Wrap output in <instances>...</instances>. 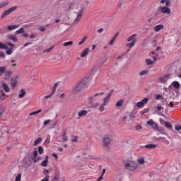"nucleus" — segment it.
I'll use <instances>...</instances> for the list:
<instances>
[{
  "mask_svg": "<svg viewBox=\"0 0 181 181\" xmlns=\"http://www.w3.org/2000/svg\"><path fill=\"white\" fill-rule=\"evenodd\" d=\"M86 87H88V79L84 78L74 87L73 93L77 94V93H80L83 88H86Z\"/></svg>",
  "mask_w": 181,
  "mask_h": 181,
  "instance_id": "obj_1",
  "label": "nucleus"
},
{
  "mask_svg": "<svg viewBox=\"0 0 181 181\" xmlns=\"http://www.w3.org/2000/svg\"><path fill=\"white\" fill-rule=\"evenodd\" d=\"M136 34H133L131 36L128 37L127 39V42H132L131 43L127 44V47H129V49H132L134 46H135V44L136 43Z\"/></svg>",
  "mask_w": 181,
  "mask_h": 181,
  "instance_id": "obj_2",
  "label": "nucleus"
},
{
  "mask_svg": "<svg viewBox=\"0 0 181 181\" xmlns=\"http://www.w3.org/2000/svg\"><path fill=\"white\" fill-rule=\"evenodd\" d=\"M124 166L128 170H135V169L138 168V163L134 161H129L124 165Z\"/></svg>",
  "mask_w": 181,
  "mask_h": 181,
  "instance_id": "obj_3",
  "label": "nucleus"
},
{
  "mask_svg": "<svg viewBox=\"0 0 181 181\" xmlns=\"http://www.w3.org/2000/svg\"><path fill=\"white\" fill-rule=\"evenodd\" d=\"M17 9H18L17 6H13V7L8 8V10H6L2 13L1 16V19H4V18H6V16H8V15H11V13H12V12H15V11H16Z\"/></svg>",
  "mask_w": 181,
  "mask_h": 181,
  "instance_id": "obj_4",
  "label": "nucleus"
},
{
  "mask_svg": "<svg viewBox=\"0 0 181 181\" xmlns=\"http://www.w3.org/2000/svg\"><path fill=\"white\" fill-rule=\"evenodd\" d=\"M101 95H104V92L95 94L93 96L89 98V103L93 104V103H94V101H97V100H98V97H101Z\"/></svg>",
  "mask_w": 181,
  "mask_h": 181,
  "instance_id": "obj_5",
  "label": "nucleus"
},
{
  "mask_svg": "<svg viewBox=\"0 0 181 181\" xmlns=\"http://www.w3.org/2000/svg\"><path fill=\"white\" fill-rule=\"evenodd\" d=\"M148 101H149V99H148L147 98H145L141 101L137 102L136 105L139 108H142L146 105V104H148Z\"/></svg>",
  "mask_w": 181,
  "mask_h": 181,
  "instance_id": "obj_6",
  "label": "nucleus"
},
{
  "mask_svg": "<svg viewBox=\"0 0 181 181\" xmlns=\"http://www.w3.org/2000/svg\"><path fill=\"white\" fill-rule=\"evenodd\" d=\"M160 11L161 13H166V15H170L172 13V10L168 6L160 7Z\"/></svg>",
  "mask_w": 181,
  "mask_h": 181,
  "instance_id": "obj_7",
  "label": "nucleus"
},
{
  "mask_svg": "<svg viewBox=\"0 0 181 181\" xmlns=\"http://www.w3.org/2000/svg\"><path fill=\"white\" fill-rule=\"evenodd\" d=\"M111 144V139L108 136H105L103 139V146H108Z\"/></svg>",
  "mask_w": 181,
  "mask_h": 181,
  "instance_id": "obj_8",
  "label": "nucleus"
},
{
  "mask_svg": "<svg viewBox=\"0 0 181 181\" xmlns=\"http://www.w3.org/2000/svg\"><path fill=\"white\" fill-rule=\"evenodd\" d=\"M169 78H170V74H167L163 77H160V83H166V81H168V80H169Z\"/></svg>",
  "mask_w": 181,
  "mask_h": 181,
  "instance_id": "obj_9",
  "label": "nucleus"
},
{
  "mask_svg": "<svg viewBox=\"0 0 181 181\" xmlns=\"http://www.w3.org/2000/svg\"><path fill=\"white\" fill-rule=\"evenodd\" d=\"M7 39L8 40H12V42H18V38L12 34L7 35Z\"/></svg>",
  "mask_w": 181,
  "mask_h": 181,
  "instance_id": "obj_10",
  "label": "nucleus"
},
{
  "mask_svg": "<svg viewBox=\"0 0 181 181\" xmlns=\"http://www.w3.org/2000/svg\"><path fill=\"white\" fill-rule=\"evenodd\" d=\"M150 56L153 58V62H156V60H158V59H160L159 57V55L158 54H155V52L152 51L150 53Z\"/></svg>",
  "mask_w": 181,
  "mask_h": 181,
  "instance_id": "obj_11",
  "label": "nucleus"
},
{
  "mask_svg": "<svg viewBox=\"0 0 181 181\" xmlns=\"http://www.w3.org/2000/svg\"><path fill=\"white\" fill-rule=\"evenodd\" d=\"M147 125L152 127V128H153V129H156V128H158V124H156V123H154L153 120H152V119L147 122Z\"/></svg>",
  "mask_w": 181,
  "mask_h": 181,
  "instance_id": "obj_12",
  "label": "nucleus"
},
{
  "mask_svg": "<svg viewBox=\"0 0 181 181\" xmlns=\"http://www.w3.org/2000/svg\"><path fill=\"white\" fill-rule=\"evenodd\" d=\"M11 88H14L18 86V80L13 78H11Z\"/></svg>",
  "mask_w": 181,
  "mask_h": 181,
  "instance_id": "obj_13",
  "label": "nucleus"
},
{
  "mask_svg": "<svg viewBox=\"0 0 181 181\" xmlns=\"http://www.w3.org/2000/svg\"><path fill=\"white\" fill-rule=\"evenodd\" d=\"M164 28H165V26H163V25L160 24V25H156V26L153 28V29H154V31H155V32H160V30H163Z\"/></svg>",
  "mask_w": 181,
  "mask_h": 181,
  "instance_id": "obj_14",
  "label": "nucleus"
},
{
  "mask_svg": "<svg viewBox=\"0 0 181 181\" xmlns=\"http://www.w3.org/2000/svg\"><path fill=\"white\" fill-rule=\"evenodd\" d=\"M2 87H3V89L5 91V93H9L11 91V88H9L8 84H6V83H2Z\"/></svg>",
  "mask_w": 181,
  "mask_h": 181,
  "instance_id": "obj_15",
  "label": "nucleus"
},
{
  "mask_svg": "<svg viewBox=\"0 0 181 181\" xmlns=\"http://www.w3.org/2000/svg\"><path fill=\"white\" fill-rule=\"evenodd\" d=\"M19 28V25H8L7 29L11 32V30H15V29H18Z\"/></svg>",
  "mask_w": 181,
  "mask_h": 181,
  "instance_id": "obj_16",
  "label": "nucleus"
},
{
  "mask_svg": "<svg viewBox=\"0 0 181 181\" xmlns=\"http://www.w3.org/2000/svg\"><path fill=\"white\" fill-rule=\"evenodd\" d=\"M47 163H49V156L45 157V160L41 163V165L46 168V166H47Z\"/></svg>",
  "mask_w": 181,
  "mask_h": 181,
  "instance_id": "obj_17",
  "label": "nucleus"
},
{
  "mask_svg": "<svg viewBox=\"0 0 181 181\" xmlns=\"http://www.w3.org/2000/svg\"><path fill=\"white\" fill-rule=\"evenodd\" d=\"M88 52H90V49L86 48L81 54V57H86L88 54Z\"/></svg>",
  "mask_w": 181,
  "mask_h": 181,
  "instance_id": "obj_18",
  "label": "nucleus"
},
{
  "mask_svg": "<svg viewBox=\"0 0 181 181\" xmlns=\"http://www.w3.org/2000/svg\"><path fill=\"white\" fill-rule=\"evenodd\" d=\"M50 173V170L47 169H44L43 170V175H45V178H47L48 180L50 179V177L49 176V173Z\"/></svg>",
  "mask_w": 181,
  "mask_h": 181,
  "instance_id": "obj_19",
  "label": "nucleus"
},
{
  "mask_svg": "<svg viewBox=\"0 0 181 181\" xmlns=\"http://www.w3.org/2000/svg\"><path fill=\"white\" fill-rule=\"evenodd\" d=\"M156 146H158L157 145L155 144H147L146 146H144V148H146V149H155V148H156Z\"/></svg>",
  "mask_w": 181,
  "mask_h": 181,
  "instance_id": "obj_20",
  "label": "nucleus"
},
{
  "mask_svg": "<svg viewBox=\"0 0 181 181\" xmlns=\"http://www.w3.org/2000/svg\"><path fill=\"white\" fill-rule=\"evenodd\" d=\"M0 93H1V95H0V100H1V101H4V100H6V94H5V92H4V90H0Z\"/></svg>",
  "mask_w": 181,
  "mask_h": 181,
  "instance_id": "obj_21",
  "label": "nucleus"
},
{
  "mask_svg": "<svg viewBox=\"0 0 181 181\" xmlns=\"http://www.w3.org/2000/svg\"><path fill=\"white\" fill-rule=\"evenodd\" d=\"M110 97H111L110 94H108L104 99H103V104L104 105H107L108 102L110 101Z\"/></svg>",
  "mask_w": 181,
  "mask_h": 181,
  "instance_id": "obj_22",
  "label": "nucleus"
},
{
  "mask_svg": "<svg viewBox=\"0 0 181 181\" xmlns=\"http://www.w3.org/2000/svg\"><path fill=\"white\" fill-rule=\"evenodd\" d=\"M78 117H86L87 115V110H81L78 112Z\"/></svg>",
  "mask_w": 181,
  "mask_h": 181,
  "instance_id": "obj_23",
  "label": "nucleus"
},
{
  "mask_svg": "<svg viewBox=\"0 0 181 181\" xmlns=\"http://www.w3.org/2000/svg\"><path fill=\"white\" fill-rule=\"evenodd\" d=\"M158 139L161 142H164V144H165V145H169V144H170L169 141H168V139H166V138H165V137H159Z\"/></svg>",
  "mask_w": 181,
  "mask_h": 181,
  "instance_id": "obj_24",
  "label": "nucleus"
},
{
  "mask_svg": "<svg viewBox=\"0 0 181 181\" xmlns=\"http://www.w3.org/2000/svg\"><path fill=\"white\" fill-rule=\"evenodd\" d=\"M25 94H26V91L22 89L18 95V98H23L25 97Z\"/></svg>",
  "mask_w": 181,
  "mask_h": 181,
  "instance_id": "obj_25",
  "label": "nucleus"
},
{
  "mask_svg": "<svg viewBox=\"0 0 181 181\" xmlns=\"http://www.w3.org/2000/svg\"><path fill=\"white\" fill-rule=\"evenodd\" d=\"M172 86H173L175 88H180V83L177 81H173Z\"/></svg>",
  "mask_w": 181,
  "mask_h": 181,
  "instance_id": "obj_26",
  "label": "nucleus"
},
{
  "mask_svg": "<svg viewBox=\"0 0 181 181\" xmlns=\"http://www.w3.org/2000/svg\"><path fill=\"white\" fill-rule=\"evenodd\" d=\"M55 92H56V88H54L53 89V91H52V93L51 94H49V95H45V96L44 97L45 100H47V98H51V97L53 96V95L54 94Z\"/></svg>",
  "mask_w": 181,
  "mask_h": 181,
  "instance_id": "obj_27",
  "label": "nucleus"
},
{
  "mask_svg": "<svg viewBox=\"0 0 181 181\" xmlns=\"http://www.w3.org/2000/svg\"><path fill=\"white\" fill-rule=\"evenodd\" d=\"M21 33H25V28H21L15 32V35H21Z\"/></svg>",
  "mask_w": 181,
  "mask_h": 181,
  "instance_id": "obj_28",
  "label": "nucleus"
},
{
  "mask_svg": "<svg viewBox=\"0 0 181 181\" xmlns=\"http://www.w3.org/2000/svg\"><path fill=\"white\" fill-rule=\"evenodd\" d=\"M137 162L139 165H144V163H145V158H144V157H141L137 159Z\"/></svg>",
  "mask_w": 181,
  "mask_h": 181,
  "instance_id": "obj_29",
  "label": "nucleus"
},
{
  "mask_svg": "<svg viewBox=\"0 0 181 181\" xmlns=\"http://www.w3.org/2000/svg\"><path fill=\"white\" fill-rule=\"evenodd\" d=\"M6 71V66H0V77L5 73Z\"/></svg>",
  "mask_w": 181,
  "mask_h": 181,
  "instance_id": "obj_30",
  "label": "nucleus"
},
{
  "mask_svg": "<svg viewBox=\"0 0 181 181\" xmlns=\"http://www.w3.org/2000/svg\"><path fill=\"white\" fill-rule=\"evenodd\" d=\"M6 5H9V1H4L3 3L0 4V9H2V8H5V6H6Z\"/></svg>",
  "mask_w": 181,
  "mask_h": 181,
  "instance_id": "obj_31",
  "label": "nucleus"
},
{
  "mask_svg": "<svg viewBox=\"0 0 181 181\" xmlns=\"http://www.w3.org/2000/svg\"><path fill=\"white\" fill-rule=\"evenodd\" d=\"M42 142V138L39 137L37 139H36L34 142V146H37V145H39Z\"/></svg>",
  "mask_w": 181,
  "mask_h": 181,
  "instance_id": "obj_32",
  "label": "nucleus"
},
{
  "mask_svg": "<svg viewBox=\"0 0 181 181\" xmlns=\"http://www.w3.org/2000/svg\"><path fill=\"white\" fill-rule=\"evenodd\" d=\"M124 104V99H120L119 101L116 103V107H121Z\"/></svg>",
  "mask_w": 181,
  "mask_h": 181,
  "instance_id": "obj_33",
  "label": "nucleus"
},
{
  "mask_svg": "<svg viewBox=\"0 0 181 181\" xmlns=\"http://www.w3.org/2000/svg\"><path fill=\"white\" fill-rule=\"evenodd\" d=\"M62 139L64 142H66V141L69 140V137L67 136V134L66 132H64L63 136H62Z\"/></svg>",
  "mask_w": 181,
  "mask_h": 181,
  "instance_id": "obj_34",
  "label": "nucleus"
},
{
  "mask_svg": "<svg viewBox=\"0 0 181 181\" xmlns=\"http://www.w3.org/2000/svg\"><path fill=\"white\" fill-rule=\"evenodd\" d=\"M117 35H116L115 36H114L112 40L109 42V45L110 46H112L114 45V42H115L116 39H117Z\"/></svg>",
  "mask_w": 181,
  "mask_h": 181,
  "instance_id": "obj_35",
  "label": "nucleus"
},
{
  "mask_svg": "<svg viewBox=\"0 0 181 181\" xmlns=\"http://www.w3.org/2000/svg\"><path fill=\"white\" fill-rule=\"evenodd\" d=\"M105 105H104V103H103L102 105H100V107H99V111H100V112H104V110H105Z\"/></svg>",
  "mask_w": 181,
  "mask_h": 181,
  "instance_id": "obj_36",
  "label": "nucleus"
},
{
  "mask_svg": "<svg viewBox=\"0 0 181 181\" xmlns=\"http://www.w3.org/2000/svg\"><path fill=\"white\" fill-rule=\"evenodd\" d=\"M4 74L6 77H8V78L11 77V76H12V71H5Z\"/></svg>",
  "mask_w": 181,
  "mask_h": 181,
  "instance_id": "obj_37",
  "label": "nucleus"
},
{
  "mask_svg": "<svg viewBox=\"0 0 181 181\" xmlns=\"http://www.w3.org/2000/svg\"><path fill=\"white\" fill-rule=\"evenodd\" d=\"M146 62L147 66H151V64H153V63H154L155 62L151 60L150 59H147L146 60Z\"/></svg>",
  "mask_w": 181,
  "mask_h": 181,
  "instance_id": "obj_38",
  "label": "nucleus"
},
{
  "mask_svg": "<svg viewBox=\"0 0 181 181\" xmlns=\"http://www.w3.org/2000/svg\"><path fill=\"white\" fill-rule=\"evenodd\" d=\"M0 49H8V45L3 44L2 42H0Z\"/></svg>",
  "mask_w": 181,
  "mask_h": 181,
  "instance_id": "obj_39",
  "label": "nucleus"
},
{
  "mask_svg": "<svg viewBox=\"0 0 181 181\" xmlns=\"http://www.w3.org/2000/svg\"><path fill=\"white\" fill-rule=\"evenodd\" d=\"M86 40H87V36H85L81 42H78V45L81 46V45H83L84 43V42H86Z\"/></svg>",
  "mask_w": 181,
  "mask_h": 181,
  "instance_id": "obj_40",
  "label": "nucleus"
},
{
  "mask_svg": "<svg viewBox=\"0 0 181 181\" xmlns=\"http://www.w3.org/2000/svg\"><path fill=\"white\" fill-rule=\"evenodd\" d=\"M165 125L167 128L172 129V124H170L169 122H165Z\"/></svg>",
  "mask_w": 181,
  "mask_h": 181,
  "instance_id": "obj_41",
  "label": "nucleus"
},
{
  "mask_svg": "<svg viewBox=\"0 0 181 181\" xmlns=\"http://www.w3.org/2000/svg\"><path fill=\"white\" fill-rule=\"evenodd\" d=\"M44 150H43V147H42V146H40L38 147V153H40V155L43 154Z\"/></svg>",
  "mask_w": 181,
  "mask_h": 181,
  "instance_id": "obj_42",
  "label": "nucleus"
},
{
  "mask_svg": "<svg viewBox=\"0 0 181 181\" xmlns=\"http://www.w3.org/2000/svg\"><path fill=\"white\" fill-rule=\"evenodd\" d=\"M41 111H42V109H40L35 112H33L30 113V116L36 115V114H39Z\"/></svg>",
  "mask_w": 181,
  "mask_h": 181,
  "instance_id": "obj_43",
  "label": "nucleus"
},
{
  "mask_svg": "<svg viewBox=\"0 0 181 181\" xmlns=\"http://www.w3.org/2000/svg\"><path fill=\"white\" fill-rule=\"evenodd\" d=\"M81 19V14H78L75 19V23H77Z\"/></svg>",
  "mask_w": 181,
  "mask_h": 181,
  "instance_id": "obj_44",
  "label": "nucleus"
},
{
  "mask_svg": "<svg viewBox=\"0 0 181 181\" xmlns=\"http://www.w3.org/2000/svg\"><path fill=\"white\" fill-rule=\"evenodd\" d=\"M71 45H73V41H69L64 43L63 46L67 47V46H71Z\"/></svg>",
  "mask_w": 181,
  "mask_h": 181,
  "instance_id": "obj_45",
  "label": "nucleus"
},
{
  "mask_svg": "<svg viewBox=\"0 0 181 181\" xmlns=\"http://www.w3.org/2000/svg\"><path fill=\"white\" fill-rule=\"evenodd\" d=\"M146 74H148V71L145 70V71H142L139 73V76H146Z\"/></svg>",
  "mask_w": 181,
  "mask_h": 181,
  "instance_id": "obj_46",
  "label": "nucleus"
},
{
  "mask_svg": "<svg viewBox=\"0 0 181 181\" xmlns=\"http://www.w3.org/2000/svg\"><path fill=\"white\" fill-rule=\"evenodd\" d=\"M37 157V151H35L33 153L32 158L33 159H35Z\"/></svg>",
  "mask_w": 181,
  "mask_h": 181,
  "instance_id": "obj_47",
  "label": "nucleus"
},
{
  "mask_svg": "<svg viewBox=\"0 0 181 181\" xmlns=\"http://www.w3.org/2000/svg\"><path fill=\"white\" fill-rule=\"evenodd\" d=\"M165 5L166 6H171L172 3H170V0H165Z\"/></svg>",
  "mask_w": 181,
  "mask_h": 181,
  "instance_id": "obj_48",
  "label": "nucleus"
},
{
  "mask_svg": "<svg viewBox=\"0 0 181 181\" xmlns=\"http://www.w3.org/2000/svg\"><path fill=\"white\" fill-rule=\"evenodd\" d=\"M175 129H176V131H180L181 130V125L176 124L175 126Z\"/></svg>",
  "mask_w": 181,
  "mask_h": 181,
  "instance_id": "obj_49",
  "label": "nucleus"
},
{
  "mask_svg": "<svg viewBox=\"0 0 181 181\" xmlns=\"http://www.w3.org/2000/svg\"><path fill=\"white\" fill-rule=\"evenodd\" d=\"M39 30L40 32H46V27L41 26L40 27Z\"/></svg>",
  "mask_w": 181,
  "mask_h": 181,
  "instance_id": "obj_50",
  "label": "nucleus"
},
{
  "mask_svg": "<svg viewBox=\"0 0 181 181\" xmlns=\"http://www.w3.org/2000/svg\"><path fill=\"white\" fill-rule=\"evenodd\" d=\"M168 106L170 107V108H173V107H175V103L173 102H170L168 104Z\"/></svg>",
  "mask_w": 181,
  "mask_h": 181,
  "instance_id": "obj_51",
  "label": "nucleus"
},
{
  "mask_svg": "<svg viewBox=\"0 0 181 181\" xmlns=\"http://www.w3.org/2000/svg\"><path fill=\"white\" fill-rule=\"evenodd\" d=\"M50 122H52V120L50 119H47L44 122V125H49V124H50Z\"/></svg>",
  "mask_w": 181,
  "mask_h": 181,
  "instance_id": "obj_52",
  "label": "nucleus"
},
{
  "mask_svg": "<svg viewBox=\"0 0 181 181\" xmlns=\"http://www.w3.org/2000/svg\"><path fill=\"white\" fill-rule=\"evenodd\" d=\"M21 175L18 174L16 177V181H21Z\"/></svg>",
  "mask_w": 181,
  "mask_h": 181,
  "instance_id": "obj_53",
  "label": "nucleus"
},
{
  "mask_svg": "<svg viewBox=\"0 0 181 181\" xmlns=\"http://www.w3.org/2000/svg\"><path fill=\"white\" fill-rule=\"evenodd\" d=\"M30 39H36V34L33 33L30 35Z\"/></svg>",
  "mask_w": 181,
  "mask_h": 181,
  "instance_id": "obj_54",
  "label": "nucleus"
},
{
  "mask_svg": "<svg viewBox=\"0 0 181 181\" xmlns=\"http://www.w3.org/2000/svg\"><path fill=\"white\" fill-rule=\"evenodd\" d=\"M127 119H128V117L124 116L122 119V122H125V121H127Z\"/></svg>",
  "mask_w": 181,
  "mask_h": 181,
  "instance_id": "obj_55",
  "label": "nucleus"
},
{
  "mask_svg": "<svg viewBox=\"0 0 181 181\" xmlns=\"http://www.w3.org/2000/svg\"><path fill=\"white\" fill-rule=\"evenodd\" d=\"M77 139H78V137L77 136H74L72 139V142H77Z\"/></svg>",
  "mask_w": 181,
  "mask_h": 181,
  "instance_id": "obj_56",
  "label": "nucleus"
},
{
  "mask_svg": "<svg viewBox=\"0 0 181 181\" xmlns=\"http://www.w3.org/2000/svg\"><path fill=\"white\" fill-rule=\"evenodd\" d=\"M160 98H162V96L160 95H156V100H160Z\"/></svg>",
  "mask_w": 181,
  "mask_h": 181,
  "instance_id": "obj_57",
  "label": "nucleus"
},
{
  "mask_svg": "<svg viewBox=\"0 0 181 181\" xmlns=\"http://www.w3.org/2000/svg\"><path fill=\"white\" fill-rule=\"evenodd\" d=\"M6 54H12V49H8L6 51Z\"/></svg>",
  "mask_w": 181,
  "mask_h": 181,
  "instance_id": "obj_58",
  "label": "nucleus"
},
{
  "mask_svg": "<svg viewBox=\"0 0 181 181\" xmlns=\"http://www.w3.org/2000/svg\"><path fill=\"white\" fill-rule=\"evenodd\" d=\"M29 37V34H28V33H25L24 34H23V37Z\"/></svg>",
  "mask_w": 181,
  "mask_h": 181,
  "instance_id": "obj_59",
  "label": "nucleus"
},
{
  "mask_svg": "<svg viewBox=\"0 0 181 181\" xmlns=\"http://www.w3.org/2000/svg\"><path fill=\"white\" fill-rule=\"evenodd\" d=\"M136 129H142V126H141V125H137V126H136Z\"/></svg>",
  "mask_w": 181,
  "mask_h": 181,
  "instance_id": "obj_60",
  "label": "nucleus"
},
{
  "mask_svg": "<svg viewBox=\"0 0 181 181\" xmlns=\"http://www.w3.org/2000/svg\"><path fill=\"white\" fill-rule=\"evenodd\" d=\"M158 111H160V110H163V107L162 106H157Z\"/></svg>",
  "mask_w": 181,
  "mask_h": 181,
  "instance_id": "obj_61",
  "label": "nucleus"
},
{
  "mask_svg": "<svg viewBox=\"0 0 181 181\" xmlns=\"http://www.w3.org/2000/svg\"><path fill=\"white\" fill-rule=\"evenodd\" d=\"M59 97H60L61 98H64L66 97V94L62 93V94L59 95Z\"/></svg>",
  "mask_w": 181,
  "mask_h": 181,
  "instance_id": "obj_62",
  "label": "nucleus"
},
{
  "mask_svg": "<svg viewBox=\"0 0 181 181\" xmlns=\"http://www.w3.org/2000/svg\"><path fill=\"white\" fill-rule=\"evenodd\" d=\"M45 144H50V139H46Z\"/></svg>",
  "mask_w": 181,
  "mask_h": 181,
  "instance_id": "obj_63",
  "label": "nucleus"
},
{
  "mask_svg": "<svg viewBox=\"0 0 181 181\" xmlns=\"http://www.w3.org/2000/svg\"><path fill=\"white\" fill-rule=\"evenodd\" d=\"M5 53H4V52H0V57H5Z\"/></svg>",
  "mask_w": 181,
  "mask_h": 181,
  "instance_id": "obj_64",
  "label": "nucleus"
}]
</instances>
